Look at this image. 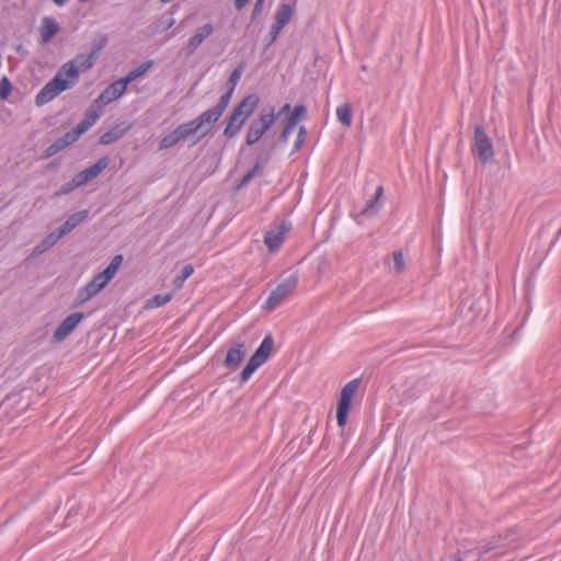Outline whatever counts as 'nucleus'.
I'll list each match as a JSON object with an SVG mask.
<instances>
[{
    "instance_id": "f257e3e1",
    "label": "nucleus",
    "mask_w": 561,
    "mask_h": 561,
    "mask_svg": "<svg viewBox=\"0 0 561 561\" xmlns=\"http://www.w3.org/2000/svg\"><path fill=\"white\" fill-rule=\"evenodd\" d=\"M78 83V75L72 65L64 64L55 77L48 81L35 96V104L43 106L53 101L61 92Z\"/></svg>"
},
{
    "instance_id": "f03ea898",
    "label": "nucleus",
    "mask_w": 561,
    "mask_h": 561,
    "mask_svg": "<svg viewBox=\"0 0 561 561\" xmlns=\"http://www.w3.org/2000/svg\"><path fill=\"white\" fill-rule=\"evenodd\" d=\"M78 83V75L72 65L64 64L55 77L48 81L35 96V104L43 106L53 101L61 92Z\"/></svg>"
},
{
    "instance_id": "7ed1b4c3",
    "label": "nucleus",
    "mask_w": 561,
    "mask_h": 561,
    "mask_svg": "<svg viewBox=\"0 0 561 561\" xmlns=\"http://www.w3.org/2000/svg\"><path fill=\"white\" fill-rule=\"evenodd\" d=\"M100 117L101 111L88 110L84 118L75 128L67 131L62 137L58 138L45 149L44 158H50L76 142L82 134L87 133L98 122Z\"/></svg>"
},
{
    "instance_id": "20e7f679",
    "label": "nucleus",
    "mask_w": 561,
    "mask_h": 561,
    "mask_svg": "<svg viewBox=\"0 0 561 561\" xmlns=\"http://www.w3.org/2000/svg\"><path fill=\"white\" fill-rule=\"evenodd\" d=\"M231 100V91H227L222 94L218 103L203 112L193 121L195 122L201 135L193 141L192 146L201 141L205 136L209 134L215 124L219 121L226 108L228 107Z\"/></svg>"
},
{
    "instance_id": "39448f33",
    "label": "nucleus",
    "mask_w": 561,
    "mask_h": 561,
    "mask_svg": "<svg viewBox=\"0 0 561 561\" xmlns=\"http://www.w3.org/2000/svg\"><path fill=\"white\" fill-rule=\"evenodd\" d=\"M276 119L277 115H275L274 107L263 108L257 117L252 119L248 126L245 134V145L253 146L257 144L275 124Z\"/></svg>"
},
{
    "instance_id": "423d86ee",
    "label": "nucleus",
    "mask_w": 561,
    "mask_h": 561,
    "mask_svg": "<svg viewBox=\"0 0 561 561\" xmlns=\"http://www.w3.org/2000/svg\"><path fill=\"white\" fill-rule=\"evenodd\" d=\"M298 284V275L296 273L289 275L275 289H273L265 301L264 309L273 311L280 306L293 293Z\"/></svg>"
},
{
    "instance_id": "0eeeda50",
    "label": "nucleus",
    "mask_w": 561,
    "mask_h": 561,
    "mask_svg": "<svg viewBox=\"0 0 561 561\" xmlns=\"http://www.w3.org/2000/svg\"><path fill=\"white\" fill-rule=\"evenodd\" d=\"M274 341L271 335H266L254 354L250 357L245 367L241 371V381H247L251 375L263 365L272 354Z\"/></svg>"
},
{
    "instance_id": "6e6552de",
    "label": "nucleus",
    "mask_w": 561,
    "mask_h": 561,
    "mask_svg": "<svg viewBox=\"0 0 561 561\" xmlns=\"http://www.w3.org/2000/svg\"><path fill=\"white\" fill-rule=\"evenodd\" d=\"M359 386L360 379L356 378L347 382L341 390L340 400L336 408V420L340 427H343L346 424L352 399L359 389Z\"/></svg>"
},
{
    "instance_id": "1a4fd4ad",
    "label": "nucleus",
    "mask_w": 561,
    "mask_h": 561,
    "mask_svg": "<svg viewBox=\"0 0 561 561\" xmlns=\"http://www.w3.org/2000/svg\"><path fill=\"white\" fill-rule=\"evenodd\" d=\"M472 153L482 162L488 163L494 157L492 139L480 125L474 127Z\"/></svg>"
},
{
    "instance_id": "9d476101",
    "label": "nucleus",
    "mask_w": 561,
    "mask_h": 561,
    "mask_svg": "<svg viewBox=\"0 0 561 561\" xmlns=\"http://www.w3.org/2000/svg\"><path fill=\"white\" fill-rule=\"evenodd\" d=\"M126 82L122 81V79L114 81L111 83L94 101V106L89 110H96L103 112V107L111 103L112 101L122 96L126 91Z\"/></svg>"
},
{
    "instance_id": "9b49d317",
    "label": "nucleus",
    "mask_w": 561,
    "mask_h": 561,
    "mask_svg": "<svg viewBox=\"0 0 561 561\" xmlns=\"http://www.w3.org/2000/svg\"><path fill=\"white\" fill-rule=\"evenodd\" d=\"M110 163L108 157H103L99 159L93 165L84 169L83 171L77 173L72 179V187H80L89 182L96 179L100 173L107 168Z\"/></svg>"
},
{
    "instance_id": "f8f14e48",
    "label": "nucleus",
    "mask_w": 561,
    "mask_h": 561,
    "mask_svg": "<svg viewBox=\"0 0 561 561\" xmlns=\"http://www.w3.org/2000/svg\"><path fill=\"white\" fill-rule=\"evenodd\" d=\"M84 318L83 312H73L69 314L55 330L51 341L54 343H61L65 341L71 332L78 327L81 320Z\"/></svg>"
},
{
    "instance_id": "ddd939ff",
    "label": "nucleus",
    "mask_w": 561,
    "mask_h": 561,
    "mask_svg": "<svg viewBox=\"0 0 561 561\" xmlns=\"http://www.w3.org/2000/svg\"><path fill=\"white\" fill-rule=\"evenodd\" d=\"M108 283L102 278L100 274L93 276V278L78 291L76 298V305H82L98 295Z\"/></svg>"
},
{
    "instance_id": "4468645a",
    "label": "nucleus",
    "mask_w": 561,
    "mask_h": 561,
    "mask_svg": "<svg viewBox=\"0 0 561 561\" xmlns=\"http://www.w3.org/2000/svg\"><path fill=\"white\" fill-rule=\"evenodd\" d=\"M290 229V225L282 222L275 229H271L265 233L264 243L271 253L276 252L283 244L285 233Z\"/></svg>"
},
{
    "instance_id": "2eb2a0df",
    "label": "nucleus",
    "mask_w": 561,
    "mask_h": 561,
    "mask_svg": "<svg viewBox=\"0 0 561 561\" xmlns=\"http://www.w3.org/2000/svg\"><path fill=\"white\" fill-rule=\"evenodd\" d=\"M248 119L249 118L245 115H243L240 111L233 108L231 114L227 118V125L224 129V136L228 139H231L234 136H237Z\"/></svg>"
},
{
    "instance_id": "dca6fc26",
    "label": "nucleus",
    "mask_w": 561,
    "mask_h": 561,
    "mask_svg": "<svg viewBox=\"0 0 561 561\" xmlns=\"http://www.w3.org/2000/svg\"><path fill=\"white\" fill-rule=\"evenodd\" d=\"M214 33V26L210 23H206L196 28L194 35L188 39L186 44L187 55H193L196 49Z\"/></svg>"
},
{
    "instance_id": "f3484780",
    "label": "nucleus",
    "mask_w": 561,
    "mask_h": 561,
    "mask_svg": "<svg viewBox=\"0 0 561 561\" xmlns=\"http://www.w3.org/2000/svg\"><path fill=\"white\" fill-rule=\"evenodd\" d=\"M247 353L244 343H237L230 347L225 358V366L229 369H236Z\"/></svg>"
},
{
    "instance_id": "a211bd4d",
    "label": "nucleus",
    "mask_w": 561,
    "mask_h": 561,
    "mask_svg": "<svg viewBox=\"0 0 561 561\" xmlns=\"http://www.w3.org/2000/svg\"><path fill=\"white\" fill-rule=\"evenodd\" d=\"M96 58L95 54H79L72 60L67 64L72 65L78 75V80L80 79V72H84L90 70L95 64Z\"/></svg>"
},
{
    "instance_id": "6ab92c4d",
    "label": "nucleus",
    "mask_w": 561,
    "mask_h": 561,
    "mask_svg": "<svg viewBox=\"0 0 561 561\" xmlns=\"http://www.w3.org/2000/svg\"><path fill=\"white\" fill-rule=\"evenodd\" d=\"M64 236L59 230L48 233L34 249L32 256H38L51 249Z\"/></svg>"
},
{
    "instance_id": "aec40b11",
    "label": "nucleus",
    "mask_w": 561,
    "mask_h": 561,
    "mask_svg": "<svg viewBox=\"0 0 561 561\" xmlns=\"http://www.w3.org/2000/svg\"><path fill=\"white\" fill-rule=\"evenodd\" d=\"M88 210H80L78 213L72 214L69 218L60 226L58 229L62 236L71 232L75 228H77L81 222H83L88 218Z\"/></svg>"
},
{
    "instance_id": "412c9836",
    "label": "nucleus",
    "mask_w": 561,
    "mask_h": 561,
    "mask_svg": "<svg viewBox=\"0 0 561 561\" xmlns=\"http://www.w3.org/2000/svg\"><path fill=\"white\" fill-rule=\"evenodd\" d=\"M128 129H129V126H124L123 124H118V125L114 126L113 128H111L110 130H107L106 133H104L100 137V144L104 145V146L111 145V144L119 140L121 138H123Z\"/></svg>"
},
{
    "instance_id": "4be33fe9",
    "label": "nucleus",
    "mask_w": 561,
    "mask_h": 561,
    "mask_svg": "<svg viewBox=\"0 0 561 561\" xmlns=\"http://www.w3.org/2000/svg\"><path fill=\"white\" fill-rule=\"evenodd\" d=\"M59 25L53 18H44L41 27V42L47 44L58 33Z\"/></svg>"
},
{
    "instance_id": "5701e85b",
    "label": "nucleus",
    "mask_w": 561,
    "mask_h": 561,
    "mask_svg": "<svg viewBox=\"0 0 561 561\" xmlns=\"http://www.w3.org/2000/svg\"><path fill=\"white\" fill-rule=\"evenodd\" d=\"M260 98L256 94H249L234 106L236 110L240 111L248 118L254 113L256 107L259 106Z\"/></svg>"
},
{
    "instance_id": "b1692460",
    "label": "nucleus",
    "mask_w": 561,
    "mask_h": 561,
    "mask_svg": "<svg viewBox=\"0 0 561 561\" xmlns=\"http://www.w3.org/2000/svg\"><path fill=\"white\" fill-rule=\"evenodd\" d=\"M123 255L122 254H117L115 255L111 263L108 264V266L101 273H99L102 278H104L107 283H110L112 280V278L115 276V274L117 273L119 266L122 265L123 263Z\"/></svg>"
},
{
    "instance_id": "393cba45",
    "label": "nucleus",
    "mask_w": 561,
    "mask_h": 561,
    "mask_svg": "<svg viewBox=\"0 0 561 561\" xmlns=\"http://www.w3.org/2000/svg\"><path fill=\"white\" fill-rule=\"evenodd\" d=\"M153 65L152 60H147L142 64H140L137 68L129 71L125 78H122V81L126 82V87L135 81L137 78L144 76Z\"/></svg>"
},
{
    "instance_id": "a878e982",
    "label": "nucleus",
    "mask_w": 561,
    "mask_h": 561,
    "mask_svg": "<svg viewBox=\"0 0 561 561\" xmlns=\"http://www.w3.org/2000/svg\"><path fill=\"white\" fill-rule=\"evenodd\" d=\"M293 16V8L288 3H282L275 14V23L285 26Z\"/></svg>"
},
{
    "instance_id": "bb28decb",
    "label": "nucleus",
    "mask_w": 561,
    "mask_h": 561,
    "mask_svg": "<svg viewBox=\"0 0 561 561\" xmlns=\"http://www.w3.org/2000/svg\"><path fill=\"white\" fill-rule=\"evenodd\" d=\"M175 131L178 133L180 140L183 141V140L187 139L188 137L194 136L199 130H198L195 122L192 119L190 122L179 125L175 128Z\"/></svg>"
},
{
    "instance_id": "cd10ccee",
    "label": "nucleus",
    "mask_w": 561,
    "mask_h": 561,
    "mask_svg": "<svg viewBox=\"0 0 561 561\" xmlns=\"http://www.w3.org/2000/svg\"><path fill=\"white\" fill-rule=\"evenodd\" d=\"M382 195H383V187L378 186L376 190L375 198L367 203L365 208L362 210V215L366 216V217L376 215L378 211V208H379L378 203H379L380 198L382 197Z\"/></svg>"
},
{
    "instance_id": "c85d7f7f",
    "label": "nucleus",
    "mask_w": 561,
    "mask_h": 561,
    "mask_svg": "<svg viewBox=\"0 0 561 561\" xmlns=\"http://www.w3.org/2000/svg\"><path fill=\"white\" fill-rule=\"evenodd\" d=\"M336 116L344 127H350L352 124V105L350 103H344L339 106L336 108Z\"/></svg>"
},
{
    "instance_id": "c756f323",
    "label": "nucleus",
    "mask_w": 561,
    "mask_h": 561,
    "mask_svg": "<svg viewBox=\"0 0 561 561\" xmlns=\"http://www.w3.org/2000/svg\"><path fill=\"white\" fill-rule=\"evenodd\" d=\"M179 142H181L178 133L172 130L168 135H165L159 142V150H167L174 146H176Z\"/></svg>"
},
{
    "instance_id": "7c9ffc66",
    "label": "nucleus",
    "mask_w": 561,
    "mask_h": 561,
    "mask_svg": "<svg viewBox=\"0 0 561 561\" xmlns=\"http://www.w3.org/2000/svg\"><path fill=\"white\" fill-rule=\"evenodd\" d=\"M172 296H173L172 293L154 295L152 298L147 300V307L157 308V307L164 306L172 299Z\"/></svg>"
},
{
    "instance_id": "2f4dec72",
    "label": "nucleus",
    "mask_w": 561,
    "mask_h": 561,
    "mask_svg": "<svg viewBox=\"0 0 561 561\" xmlns=\"http://www.w3.org/2000/svg\"><path fill=\"white\" fill-rule=\"evenodd\" d=\"M306 113H307V108L305 105L299 104V105L295 106L291 114L287 118L286 124L295 127L298 124V122L306 115Z\"/></svg>"
},
{
    "instance_id": "473e14b6",
    "label": "nucleus",
    "mask_w": 561,
    "mask_h": 561,
    "mask_svg": "<svg viewBox=\"0 0 561 561\" xmlns=\"http://www.w3.org/2000/svg\"><path fill=\"white\" fill-rule=\"evenodd\" d=\"M194 273V267L192 264H186L183 266L181 274L178 275L173 282L174 287L176 289L181 288L184 282Z\"/></svg>"
},
{
    "instance_id": "72a5a7b5",
    "label": "nucleus",
    "mask_w": 561,
    "mask_h": 561,
    "mask_svg": "<svg viewBox=\"0 0 561 561\" xmlns=\"http://www.w3.org/2000/svg\"><path fill=\"white\" fill-rule=\"evenodd\" d=\"M108 38L105 34H98L96 37L92 42V50L91 54H95V58L98 59L100 51L107 45Z\"/></svg>"
},
{
    "instance_id": "f704fd0d",
    "label": "nucleus",
    "mask_w": 561,
    "mask_h": 561,
    "mask_svg": "<svg viewBox=\"0 0 561 561\" xmlns=\"http://www.w3.org/2000/svg\"><path fill=\"white\" fill-rule=\"evenodd\" d=\"M392 259H393V271L396 272V274H401L404 272L407 265H405V260H404V255L402 253V251H394L393 254H392Z\"/></svg>"
},
{
    "instance_id": "c9c22d12",
    "label": "nucleus",
    "mask_w": 561,
    "mask_h": 561,
    "mask_svg": "<svg viewBox=\"0 0 561 561\" xmlns=\"http://www.w3.org/2000/svg\"><path fill=\"white\" fill-rule=\"evenodd\" d=\"M261 171V165L257 162L251 170H249L243 178L241 179L240 183L238 184L237 188H241L243 186H247L254 176L259 175Z\"/></svg>"
},
{
    "instance_id": "e433bc0d",
    "label": "nucleus",
    "mask_w": 561,
    "mask_h": 561,
    "mask_svg": "<svg viewBox=\"0 0 561 561\" xmlns=\"http://www.w3.org/2000/svg\"><path fill=\"white\" fill-rule=\"evenodd\" d=\"M261 171V165L257 162L251 170H249L243 178L241 179L240 183L238 184L237 188H241L243 186H247L254 176L259 175Z\"/></svg>"
},
{
    "instance_id": "4c0bfd02",
    "label": "nucleus",
    "mask_w": 561,
    "mask_h": 561,
    "mask_svg": "<svg viewBox=\"0 0 561 561\" xmlns=\"http://www.w3.org/2000/svg\"><path fill=\"white\" fill-rule=\"evenodd\" d=\"M502 547H503V545L501 543V539L500 538L492 539L486 545H484L481 548H479L477 550V553H478L479 557H481L483 554H486V553L491 552L492 550H495V549H499V548H502Z\"/></svg>"
},
{
    "instance_id": "58836bf2",
    "label": "nucleus",
    "mask_w": 561,
    "mask_h": 561,
    "mask_svg": "<svg viewBox=\"0 0 561 561\" xmlns=\"http://www.w3.org/2000/svg\"><path fill=\"white\" fill-rule=\"evenodd\" d=\"M12 91V83L9 78L3 77L0 79V99L7 100Z\"/></svg>"
},
{
    "instance_id": "ea45409f",
    "label": "nucleus",
    "mask_w": 561,
    "mask_h": 561,
    "mask_svg": "<svg viewBox=\"0 0 561 561\" xmlns=\"http://www.w3.org/2000/svg\"><path fill=\"white\" fill-rule=\"evenodd\" d=\"M242 71H243V66L242 65H239L231 73H230V77H229V83L231 84L230 89L228 91H231V94L233 93V90L237 85V83L239 82L240 78H241V75H242Z\"/></svg>"
},
{
    "instance_id": "a19ab883",
    "label": "nucleus",
    "mask_w": 561,
    "mask_h": 561,
    "mask_svg": "<svg viewBox=\"0 0 561 561\" xmlns=\"http://www.w3.org/2000/svg\"><path fill=\"white\" fill-rule=\"evenodd\" d=\"M306 137H307V129L305 126H300L298 129L297 139L294 145V150H293L294 152L300 150V148L302 147V145L306 140Z\"/></svg>"
},
{
    "instance_id": "79ce46f5",
    "label": "nucleus",
    "mask_w": 561,
    "mask_h": 561,
    "mask_svg": "<svg viewBox=\"0 0 561 561\" xmlns=\"http://www.w3.org/2000/svg\"><path fill=\"white\" fill-rule=\"evenodd\" d=\"M282 28H283V26L278 25L276 23H274L272 25L271 32H270V41H268L267 45L273 44L277 39Z\"/></svg>"
},
{
    "instance_id": "37998d69",
    "label": "nucleus",
    "mask_w": 561,
    "mask_h": 561,
    "mask_svg": "<svg viewBox=\"0 0 561 561\" xmlns=\"http://www.w3.org/2000/svg\"><path fill=\"white\" fill-rule=\"evenodd\" d=\"M294 128H295V127L289 126L288 124H285V126H284V128H283V130H282V133H280V135H279L278 140H279L280 142H287V141H288V138H289V136H290V134H291V131H293V129H294Z\"/></svg>"
},
{
    "instance_id": "c03bdc74",
    "label": "nucleus",
    "mask_w": 561,
    "mask_h": 561,
    "mask_svg": "<svg viewBox=\"0 0 561 561\" xmlns=\"http://www.w3.org/2000/svg\"><path fill=\"white\" fill-rule=\"evenodd\" d=\"M264 1L265 0H256L255 1L254 8H253V11H252V18L253 19H255L257 15L261 14V12L263 10Z\"/></svg>"
},
{
    "instance_id": "a18cd8bd",
    "label": "nucleus",
    "mask_w": 561,
    "mask_h": 561,
    "mask_svg": "<svg viewBox=\"0 0 561 561\" xmlns=\"http://www.w3.org/2000/svg\"><path fill=\"white\" fill-rule=\"evenodd\" d=\"M248 2L249 0H234V7L237 10H242Z\"/></svg>"
},
{
    "instance_id": "49530a36",
    "label": "nucleus",
    "mask_w": 561,
    "mask_h": 561,
    "mask_svg": "<svg viewBox=\"0 0 561 561\" xmlns=\"http://www.w3.org/2000/svg\"><path fill=\"white\" fill-rule=\"evenodd\" d=\"M289 110H290V104L286 103L280 107V110L277 113L275 112V115H277V118H278L282 114L289 112Z\"/></svg>"
},
{
    "instance_id": "de8ad7c7",
    "label": "nucleus",
    "mask_w": 561,
    "mask_h": 561,
    "mask_svg": "<svg viewBox=\"0 0 561 561\" xmlns=\"http://www.w3.org/2000/svg\"><path fill=\"white\" fill-rule=\"evenodd\" d=\"M73 188H75V187H72V181H71L70 183H68V184H66V185H65V187H64V192H65V193H68V192H70V191H72Z\"/></svg>"
},
{
    "instance_id": "09e8293b",
    "label": "nucleus",
    "mask_w": 561,
    "mask_h": 561,
    "mask_svg": "<svg viewBox=\"0 0 561 561\" xmlns=\"http://www.w3.org/2000/svg\"><path fill=\"white\" fill-rule=\"evenodd\" d=\"M53 1H54L57 5H59V7L64 5V4L67 2V0H53Z\"/></svg>"
},
{
    "instance_id": "8fccbe9b",
    "label": "nucleus",
    "mask_w": 561,
    "mask_h": 561,
    "mask_svg": "<svg viewBox=\"0 0 561 561\" xmlns=\"http://www.w3.org/2000/svg\"><path fill=\"white\" fill-rule=\"evenodd\" d=\"M274 148H275V144H272V145L270 146V151H272Z\"/></svg>"
},
{
    "instance_id": "3c124183",
    "label": "nucleus",
    "mask_w": 561,
    "mask_h": 561,
    "mask_svg": "<svg viewBox=\"0 0 561 561\" xmlns=\"http://www.w3.org/2000/svg\"><path fill=\"white\" fill-rule=\"evenodd\" d=\"M454 561H462V559L459 556H457Z\"/></svg>"
}]
</instances>
